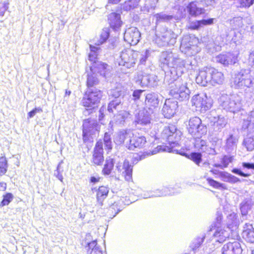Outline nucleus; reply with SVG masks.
<instances>
[{"instance_id":"393cba45","label":"nucleus","mask_w":254,"mask_h":254,"mask_svg":"<svg viewBox=\"0 0 254 254\" xmlns=\"http://www.w3.org/2000/svg\"><path fill=\"white\" fill-rule=\"evenodd\" d=\"M96 241L88 243L86 246L87 254H102V252L96 247Z\"/></svg>"},{"instance_id":"f257e3e1","label":"nucleus","mask_w":254,"mask_h":254,"mask_svg":"<svg viewBox=\"0 0 254 254\" xmlns=\"http://www.w3.org/2000/svg\"><path fill=\"white\" fill-rule=\"evenodd\" d=\"M118 138L121 143H125L126 148L129 150L142 149L147 143L145 136L139 132H133L130 129L121 130Z\"/></svg>"},{"instance_id":"c9c22d12","label":"nucleus","mask_w":254,"mask_h":254,"mask_svg":"<svg viewBox=\"0 0 254 254\" xmlns=\"http://www.w3.org/2000/svg\"><path fill=\"white\" fill-rule=\"evenodd\" d=\"M244 144L247 150L252 151L254 149V139L253 137H248L244 141Z\"/></svg>"},{"instance_id":"8fccbe9b","label":"nucleus","mask_w":254,"mask_h":254,"mask_svg":"<svg viewBox=\"0 0 254 254\" xmlns=\"http://www.w3.org/2000/svg\"><path fill=\"white\" fill-rule=\"evenodd\" d=\"M162 19H168V20H170V19H171L172 18V16L171 15H165V16H164L162 17Z\"/></svg>"},{"instance_id":"412c9836","label":"nucleus","mask_w":254,"mask_h":254,"mask_svg":"<svg viewBox=\"0 0 254 254\" xmlns=\"http://www.w3.org/2000/svg\"><path fill=\"white\" fill-rule=\"evenodd\" d=\"M214 19H201L192 22L188 26V29L191 30H198L202 25H211L213 23Z\"/></svg>"},{"instance_id":"4d7b16f0","label":"nucleus","mask_w":254,"mask_h":254,"mask_svg":"<svg viewBox=\"0 0 254 254\" xmlns=\"http://www.w3.org/2000/svg\"><path fill=\"white\" fill-rule=\"evenodd\" d=\"M252 254H254V253H253Z\"/></svg>"},{"instance_id":"473e14b6","label":"nucleus","mask_w":254,"mask_h":254,"mask_svg":"<svg viewBox=\"0 0 254 254\" xmlns=\"http://www.w3.org/2000/svg\"><path fill=\"white\" fill-rule=\"evenodd\" d=\"M202 155L200 153L192 152L188 156V158L193 161L197 165H199L201 162Z\"/></svg>"},{"instance_id":"de8ad7c7","label":"nucleus","mask_w":254,"mask_h":254,"mask_svg":"<svg viewBox=\"0 0 254 254\" xmlns=\"http://www.w3.org/2000/svg\"><path fill=\"white\" fill-rule=\"evenodd\" d=\"M122 0H108V2L110 4H116L119 3Z\"/></svg>"},{"instance_id":"a19ab883","label":"nucleus","mask_w":254,"mask_h":254,"mask_svg":"<svg viewBox=\"0 0 254 254\" xmlns=\"http://www.w3.org/2000/svg\"><path fill=\"white\" fill-rule=\"evenodd\" d=\"M233 172L237 174V175H239L242 177H249L250 174H246V173H244V172H243L242 171H241L239 169H235L233 170Z\"/></svg>"},{"instance_id":"5fc2aeb1","label":"nucleus","mask_w":254,"mask_h":254,"mask_svg":"<svg viewBox=\"0 0 254 254\" xmlns=\"http://www.w3.org/2000/svg\"><path fill=\"white\" fill-rule=\"evenodd\" d=\"M219 175L221 177H225V173H224V172H220L219 173Z\"/></svg>"},{"instance_id":"a211bd4d","label":"nucleus","mask_w":254,"mask_h":254,"mask_svg":"<svg viewBox=\"0 0 254 254\" xmlns=\"http://www.w3.org/2000/svg\"><path fill=\"white\" fill-rule=\"evenodd\" d=\"M108 23L110 27L114 30L119 29L123 25L120 14L115 12L110 13L108 15Z\"/></svg>"},{"instance_id":"f3484780","label":"nucleus","mask_w":254,"mask_h":254,"mask_svg":"<svg viewBox=\"0 0 254 254\" xmlns=\"http://www.w3.org/2000/svg\"><path fill=\"white\" fill-rule=\"evenodd\" d=\"M110 191L108 186L101 185L95 189L96 202L99 206H102Z\"/></svg>"},{"instance_id":"7c9ffc66","label":"nucleus","mask_w":254,"mask_h":254,"mask_svg":"<svg viewBox=\"0 0 254 254\" xmlns=\"http://www.w3.org/2000/svg\"><path fill=\"white\" fill-rule=\"evenodd\" d=\"M226 231L224 230L216 231L213 236L216 238V241L219 243H223L226 240Z\"/></svg>"},{"instance_id":"c03bdc74","label":"nucleus","mask_w":254,"mask_h":254,"mask_svg":"<svg viewBox=\"0 0 254 254\" xmlns=\"http://www.w3.org/2000/svg\"><path fill=\"white\" fill-rule=\"evenodd\" d=\"M242 166L244 168L254 170V163L244 162L242 163Z\"/></svg>"},{"instance_id":"cd10ccee","label":"nucleus","mask_w":254,"mask_h":254,"mask_svg":"<svg viewBox=\"0 0 254 254\" xmlns=\"http://www.w3.org/2000/svg\"><path fill=\"white\" fill-rule=\"evenodd\" d=\"M14 196L11 192H6L2 195V199L0 202V207L7 206L12 201Z\"/></svg>"},{"instance_id":"0eeeda50","label":"nucleus","mask_w":254,"mask_h":254,"mask_svg":"<svg viewBox=\"0 0 254 254\" xmlns=\"http://www.w3.org/2000/svg\"><path fill=\"white\" fill-rule=\"evenodd\" d=\"M97 124H92L91 120L89 118L83 120L82 126V139L84 143L93 141V135L95 131L99 134V129H97Z\"/></svg>"},{"instance_id":"b1692460","label":"nucleus","mask_w":254,"mask_h":254,"mask_svg":"<svg viewBox=\"0 0 254 254\" xmlns=\"http://www.w3.org/2000/svg\"><path fill=\"white\" fill-rule=\"evenodd\" d=\"M114 168V162L113 159H107L102 170V173L104 176L110 175Z\"/></svg>"},{"instance_id":"37998d69","label":"nucleus","mask_w":254,"mask_h":254,"mask_svg":"<svg viewBox=\"0 0 254 254\" xmlns=\"http://www.w3.org/2000/svg\"><path fill=\"white\" fill-rule=\"evenodd\" d=\"M100 180H101V177H95L94 176H92L90 178L89 182L91 183L95 184V183L99 182L100 181Z\"/></svg>"},{"instance_id":"f8f14e48","label":"nucleus","mask_w":254,"mask_h":254,"mask_svg":"<svg viewBox=\"0 0 254 254\" xmlns=\"http://www.w3.org/2000/svg\"><path fill=\"white\" fill-rule=\"evenodd\" d=\"M187 86L183 83H176L171 87L169 94L177 99L183 100L188 96Z\"/></svg>"},{"instance_id":"c756f323","label":"nucleus","mask_w":254,"mask_h":254,"mask_svg":"<svg viewBox=\"0 0 254 254\" xmlns=\"http://www.w3.org/2000/svg\"><path fill=\"white\" fill-rule=\"evenodd\" d=\"M108 64L104 63H99L97 64H95L90 66V69L91 71L94 72L97 71L98 72L101 73L103 70L107 69Z\"/></svg>"},{"instance_id":"bb28decb","label":"nucleus","mask_w":254,"mask_h":254,"mask_svg":"<svg viewBox=\"0 0 254 254\" xmlns=\"http://www.w3.org/2000/svg\"><path fill=\"white\" fill-rule=\"evenodd\" d=\"M8 162L4 155L0 157V176H2L6 174L7 171Z\"/></svg>"},{"instance_id":"09e8293b","label":"nucleus","mask_w":254,"mask_h":254,"mask_svg":"<svg viewBox=\"0 0 254 254\" xmlns=\"http://www.w3.org/2000/svg\"><path fill=\"white\" fill-rule=\"evenodd\" d=\"M140 124L145 125L148 124L150 123V120L148 118L145 121H143V120H141L140 121Z\"/></svg>"},{"instance_id":"2f4dec72","label":"nucleus","mask_w":254,"mask_h":254,"mask_svg":"<svg viewBox=\"0 0 254 254\" xmlns=\"http://www.w3.org/2000/svg\"><path fill=\"white\" fill-rule=\"evenodd\" d=\"M238 8H248L254 4V0H238Z\"/></svg>"},{"instance_id":"c85d7f7f","label":"nucleus","mask_w":254,"mask_h":254,"mask_svg":"<svg viewBox=\"0 0 254 254\" xmlns=\"http://www.w3.org/2000/svg\"><path fill=\"white\" fill-rule=\"evenodd\" d=\"M234 160V156L228 155H225L222 156L220 160V164L218 166L221 168H226L228 166L229 164L233 162Z\"/></svg>"},{"instance_id":"49530a36","label":"nucleus","mask_w":254,"mask_h":254,"mask_svg":"<svg viewBox=\"0 0 254 254\" xmlns=\"http://www.w3.org/2000/svg\"><path fill=\"white\" fill-rule=\"evenodd\" d=\"M89 47L90 50V53H98V51L100 50V48L99 47H95L92 45H90Z\"/></svg>"},{"instance_id":"2eb2a0df","label":"nucleus","mask_w":254,"mask_h":254,"mask_svg":"<svg viewBox=\"0 0 254 254\" xmlns=\"http://www.w3.org/2000/svg\"><path fill=\"white\" fill-rule=\"evenodd\" d=\"M159 101L157 95L154 93L146 94L144 101V109L153 112L159 107Z\"/></svg>"},{"instance_id":"e433bc0d","label":"nucleus","mask_w":254,"mask_h":254,"mask_svg":"<svg viewBox=\"0 0 254 254\" xmlns=\"http://www.w3.org/2000/svg\"><path fill=\"white\" fill-rule=\"evenodd\" d=\"M134 0H127L124 2V8L126 10H129L135 7Z\"/></svg>"},{"instance_id":"5701e85b","label":"nucleus","mask_w":254,"mask_h":254,"mask_svg":"<svg viewBox=\"0 0 254 254\" xmlns=\"http://www.w3.org/2000/svg\"><path fill=\"white\" fill-rule=\"evenodd\" d=\"M99 83V80L97 76L93 74H88L87 76L86 85L87 90H94V88H100L97 87Z\"/></svg>"},{"instance_id":"f704fd0d","label":"nucleus","mask_w":254,"mask_h":254,"mask_svg":"<svg viewBox=\"0 0 254 254\" xmlns=\"http://www.w3.org/2000/svg\"><path fill=\"white\" fill-rule=\"evenodd\" d=\"M110 33L109 30L107 28L103 29L100 36V40L98 45L102 44L106 42L109 38Z\"/></svg>"},{"instance_id":"58836bf2","label":"nucleus","mask_w":254,"mask_h":254,"mask_svg":"<svg viewBox=\"0 0 254 254\" xmlns=\"http://www.w3.org/2000/svg\"><path fill=\"white\" fill-rule=\"evenodd\" d=\"M97 57L98 53H90L88 55V59L93 64H94L97 61Z\"/></svg>"},{"instance_id":"423d86ee","label":"nucleus","mask_w":254,"mask_h":254,"mask_svg":"<svg viewBox=\"0 0 254 254\" xmlns=\"http://www.w3.org/2000/svg\"><path fill=\"white\" fill-rule=\"evenodd\" d=\"M137 53L135 51L127 49L121 52L117 60L119 65L129 68L134 66L137 61Z\"/></svg>"},{"instance_id":"4468645a","label":"nucleus","mask_w":254,"mask_h":254,"mask_svg":"<svg viewBox=\"0 0 254 254\" xmlns=\"http://www.w3.org/2000/svg\"><path fill=\"white\" fill-rule=\"evenodd\" d=\"M178 108V103L171 99L166 100L162 109V113L165 118L170 119L176 114Z\"/></svg>"},{"instance_id":"a18cd8bd","label":"nucleus","mask_w":254,"mask_h":254,"mask_svg":"<svg viewBox=\"0 0 254 254\" xmlns=\"http://www.w3.org/2000/svg\"><path fill=\"white\" fill-rule=\"evenodd\" d=\"M249 60L252 64V66L254 68V50L250 52L249 56Z\"/></svg>"},{"instance_id":"864d4df0","label":"nucleus","mask_w":254,"mask_h":254,"mask_svg":"<svg viewBox=\"0 0 254 254\" xmlns=\"http://www.w3.org/2000/svg\"><path fill=\"white\" fill-rule=\"evenodd\" d=\"M8 3H5L4 4V7L5 8V10H6L8 8Z\"/></svg>"},{"instance_id":"39448f33","label":"nucleus","mask_w":254,"mask_h":254,"mask_svg":"<svg viewBox=\"0 0 254 254\" xmlns=\"http://www.w3.org/2000/svg\"><path fill=\"white\" fill-rule=\"evenodd\" d=\"M206 127L202 124L201 120L197 117L191 118L187 127L189 133L195 137H201L206 132Z\"/></svg>"},{"instance_id":"ddd939ff","label":"nucleus","mask_w":254,"mask_h":254,"mask_svg":"<svg viewBox=\"0 0 254 254\" xmlns=\"http://www.w3.org/2000/svg\"><path fill=\"white\" fill-rule=\"evenodd\" d=\"M242 249L238 241L229 242L223 245L221 254H242Z\"/></svg>"},{"instance_id":"79ce46f5","label":"nucleus","mask_w":254,"mask_h":254,"mask_svg":"<svg viewBox=\"0 0 254 254\" xmlns=\"http://www.w3.org/2000/svg\"><path fill=\"white\" fill-rule=\"evenodd\" d=\"M118 104V103H115L114 101L110 102L108 107V111H112L113 109H115Z\"/></svg>"},{"instance_id":"7ed1b4c3","label":"nucleus","mask_w":254,"mask_h":254,"mask_svg":"<svg viewBox=\"0 0 254 254\" xmlns=\"http://www.w3.org/2000/svg\"><path fill=\"white\" fill-rule=\"evenodd\" d=\"M103 142L107 153L110 152L113 148L111 134L106 132L104 134L103 141L101 139L98 140L94 147L91 160L92 165L93 166H101L104 161Z\"/></svg>"},{"instance_id":"72a5a7b5","label":"nucleus","mask_w":254,"mask_h":254,"mask_svg":"<svg viewBox=\"0 0 254 254\" xmlns=\"http://www.w3.org/2000/svg\"><path fill=\"white\" fill-rule=\"evenodd\" d=\"M206 181H207L209 185L215 189L222 188L223 190H226L227 187L223 184L219 183L218 182L210 178H207Z\"/></svg>"},{"instance_id":"6e6d98bb","label":"nucleus","mask_w":254,"mask_h":254,"mask_svg":"<svg viewBox=\"0 0 254 254\" xmlns=\"http://www.w3.org/2000/svg\"><path fill=\"white\" fill-rule=\"evenodd\" d=\"M0 185H4L3 190H6V184L5 183H0Z\"/></svg>"},{"instance_id":"ea45409f","label":"nucleus","mask_w":254,"mask_h":254,"mask_svg":"<svg viewBox=\"0 0 254 254\" xmlns=\"http://www.w3.org/2000/svg\"><path fill=\"white\" fill-rule=\"evenodd\" d=\"M42 109L40 108H35L28 113V118H31L34 117L37 113L42 112Z\"/></svg>"},{"instance_id":"3c124183","label":"nucleus","mask_w":254,"mask_h":254,"mask_svg":"<svg viewBox=\"0 0 254 254\" xmlns=\"http://www.w3.org/2000/svg\"><path fill=\"white\" fill-rule=\"evenodd\" d=\"M210 172L214 174V175H216L217 174V170H215V169H212L210 170Z\"/></svg>"},{"instance_id":"f03ea898","label":"nucleus","mask_w":254,"mask_h":254,"mask_svg":"<svg viewBox=\"0 0 254 254\" xmlns=\"http://www.w3.org/2000/svg\"><path fill=\"white\" fill-rule=\"evenodd\" d=\"M196 80L202 86H205L208 82L214 86L223 83L224 75L222 71L214 67L206 66L199 70Z\"/></svg>"},{"instance_id":"dca6fc26","label":"nucleus","mask_w":254,"mask_h":254,"mask_svg":"<svg viewBox=\"0 0 254 254\" xmlns=\"http://www.w3.org/2000/svg\"><path fill=\"white\" fill-rule=\"evenodd\" d=\"M187 12L191 17H197L205 13V10L203 7H199L196 1L190 2L186 6Z\"/></svg>"},{"instance_id":"4be33fe9","label":"nucleus","mask_w":254,"mask_h":254,"mask_svg":"<svg viewBox=\"0 0 254 254\" xmlns=\"http://www.w3.org/2000/svg\"><path fill=\"white\" fill-rule=\"evenodd\" d=\"M250 79L246 78L243 74H238L234 78L233 86L236 89L248 87L247 83Z\"/></svg>"},{"instance_id":"9b49d317","label":"nucleus","mask_w":254,"mask_h":254,"mask_svg":"<svg viewBox=\"0 0 254 254\" xmlns=\"http://www.w3.org/2000/svg\"><path fill=\"white\" fill-rule=\"evenodd\" d=\"M117 170L120 175L124 178L126 181L132 180V166L127 161L119 163L117 166Z\"/></svg>"},{"instance_id":"aec40b11","label":"nucleus","mask_w":254,"mask_h":254,"mask_svg":"<svg viewBox=\"0 0 254 254\" xmlns=\"http://www.w3.org/2000/svg\"><path fill=\"white\" fill-rule=\"evenodd\" d=\"M192 104L200 110L205 111L209 108L206 97L200 96L199 95L194 96L192 99Z\"/></svg>"},{"instance_id":"a878e982","label":"nucleus","mask_w":254,"mask_h":254,"mask_svg":"<svg viewBox=\"0 0 254 254\" xmlns=\"http://www.w3.org/2000/svg\"><path fill=\"white\" fill-rule=\"evenodd\" d=\"M120 207L117 202H114L111 204L107 209V213L110 217H114L119 211H120Z\"/></svg>"},{"instance_id":"603ef678","label":"nucleus","mask_w":254,"mask_h":254,"mask_svg":"<svg viewBox=\"0 0 254 254\" xmlns=\"http://www.w3.org/2000/svg\"><path fill=\"white\" fill-rule=\"evenodd\" d=\"M71 94V91L70 90H66L65 91V95L69 96Z\"/></svg>"},{"instance_id":"6e6552de","label":"nucleus","mask_w":254,"mask_h":254,"mask_svg":"<svg viewBox=\"0 0 254 254\" xmlns=\"http://www.w3.org/2000/svg\"><path fill=\"white\" fill-rule=\"evenodd\" d=\"M164 134L169 144H178V142L181 138V132L177 129L175 126L169 125L164 129Z\"/></svg>"},{"instance_id":"9d476101","label":"nucleus","mask_w":254,"mask_h":254,"mask_svg":"<svg viewBox=\"0 0 254 254\" xmlns=\"http://www.w3.org/2000/svg\"><path fill=\"white\" fill-rule=\"evenodd\" d=\"M216 62L224 66L233 65L238 62V57L231 52L221 53L216 57Z\"/></svg>"},{"instance_id":"20e7f679","label":"nucleus","mask_w":254,"mask_h":254,"mask_svg":"<svg viewBox=\"0 0 254 254\" xmlns=\"http://www.w3.org/2000/svg\"><path fill=\"white\" fill-rule=\"evenodd\" d=\"M103 97L101 88H94V90H86L81 99V105L87 110L96 109Z\"/></svg>"},{"instance_id":"6ab92c4d","label":"nucleus","mask_w":254,"mask_h":254,"mask_svg":"<svg viewBox=\"0 0 254 254\" xmlns=\"http://www.w3.org/2000/svg\"><path fill=\"white\" fill-rule=\"evenodd\" d=\"M242 236L247 242L254 243V227L252 224L247 223L244 225Z\"/></svg>"},{"instance_id":"4c0bfd02","label":"nucleus","mask_w":254,"mask_h":254,"mask_svg":"<svg viewBox=\"0 0 254 254\" xmlns=\"http://www.w3.org/2000/svg\"><path fill=\"white\" fill-rule=\"evenodd\" d=\"M144 91L143 90L137 89L133 91L132 93V96L133 97V100L136 101L140 99L141 93Z\"/></svg>"},{"instance_id":"1a4fd4ad","label":"nucleus","mask_w":254,"mask_h":254,"mask_svg":"<svg viewBox=\"0 0 254 254\" xmlns=\"http://www.w3.org/2000/svg\"><path fill=\"white\" fill-rule=\"evenodd\" d=\"M141 34L137 28L130 27L127 28L124 36V40L131 45H136L139 41Z\"/></svg>"}]
</instances>
